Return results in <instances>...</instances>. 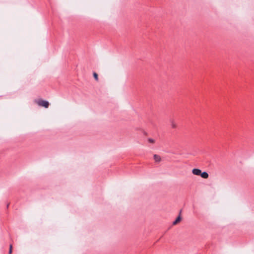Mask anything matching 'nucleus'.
I'll use <instances>...</instances> for the list:
<instances>
[{
  "label": "nucleus",
  "instance_id": "obj_1",
  "mask_svg": "<svg viewBox=\"0 0 254 254\" xmlns=\"http://www.w3.org/2000/svg\"><path fill=\"white\" fill-rule=\"evenodd\" d=\"M37 103L39 106L44 107L46 108H47L49 105V103L48 101L43 100H39L37 101Z\"/></svg>",
  "mask_w": 254,
  "mask_h": 254
},
{
  "label": "nucleus",
  "instance_id": "obj_2",
  "mask_svg": "<svg viewBox=\"0 0 254 254\" xmlns=\"http://www.w3.org/2000/svg\"><path fill=\"white\" fill-rule=\"evenodd\" d=\"M201 171L198 169H193L192 170V174L197 176H200L201 174Z\"/></svg>",
  "mask_w": 254,
  "mask_h": 254
},
{
  "label": "nucleus",
  "instance_id": "obj_8",
  "mask_svg": "<svg viewBox=\"0 0 254 254\" xmlns=\"http://www.w3.org/2000/svg\"><path fill=\"white\" fill-rule=\"evenodd\" d=\"M12 245H10L9 246V254H11L12 253Z\"/></svg>",
  "mask_w": 254,
  "mask_h": 254
},
{
  "label": "nucleus",
  "instance_id": "obj_5",
  "mask_svg": "<svg viewBox=\"0 0 254 254\" xmlns=\"http://www.w3.org/2000/svg\"><path fill=\"white\" fill-rule=\"evenodd\" d=\"M202 178L207 179L208 178V174L206 172H203L202 173L201 172V174L200 175Z\"/></svg>",
  "mask_w": 254,
  "mask_h": 254
},
{
  "label": "nucleus",
  "instance_id": "obj_4",
  "mask_svg": "<svg viewBox=\"0 0 254 254\" xmlns=\"http://www.w3.org/2000/svg\"><path fill=\"white\" fill-rule=\"evenodd\" d=\"M153 158H154V159L155 160V162H159L161 160V157L159 155H158L157 154L154 155Z\"/></svg>",
  "mask_w": 254,
  "mask_h": 254
},
{
  "label": "nucleus",
  "instance_id": "obj_9",
  "mask_svg": "<svg viewBox=\"0 0 254 254\" xmlns=\"http://www.w3.org/2000/svg\"><path fill=\"white\" fill-rule=\"evenodd\" d=\"M149 142H152V143L154 142V140L152 139H149Z\"/></svg>",
  "mask_w": 254,
  "mask_h": 254
},
{
  "label": "nucleus",
  "instance_id": "obj_7",
  "mask_svg": "<svg viewBox=\"0 0 254 254\" xmlns=\"http://www.w3.org/2000/svg\"><path fill=\"white\" fill-rule=\"evenodd\" d=\"M93 76L96 81L98 80V74L96 72L93 73Z\"/></svg>",
  "mask_w": 254,
  "mask_h": 254
},
{
  "label": "nucleus",
  "instance_id": "obj_3",
  "mask_svg": "<svg viewBox=\"0 0 254 254\" xmlns=\"http://www.w3.org/2000/svg\"><path fill=\"white\" fill-rule=\"evenodd\" d=\"M170 125L172 128H176L177 127V125L175 122L174 120L173 119H170Z\"/></svg>",
  "mask_w": 254,
  "mask_h": 254
},
{
  "label": "nucleus",
  "instance_id": "obj_6",
  "mask_svg": "<svg viewBox=\"0 0 254 254\" xmlns=\"http://www.w3.org/2000/svg\"><path fill=\"white\" fill-rule=\"evenodd\" d=\"M181 220V217L180 215H179L177 218L173 222V225H176L177 224H178L179 222H180V221Z\"/></svg>",
  "mask_w": 254,
  "mask_h": 254
}]
</instances>
